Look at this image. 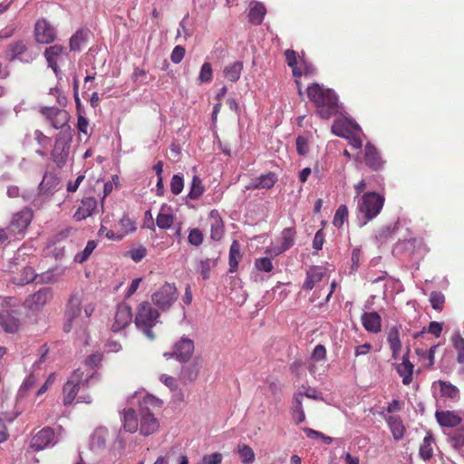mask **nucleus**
I'll return each instance as SVG.
<instances>
[{
    "label": "nucleus",
    "mask_w": 464,
    "mask_h": 464,
    "mask_svg": "<svg viewBox=\"0 0 464 464\" xmlns=\"http://www.w3.org/2000/svg\"><path fill=\"white\" fill-rule=\"evenodd\" d=\"M94 311V305L92 303L83 304V296L81 293L72 294L66 304L64 316L66 322L63 325V330L69 333L74 329L84 330Z\"/></svg>",
    "instance_id": "nucleus-1"
},
{
    "label": "nucleus",
    "mask_w": 464,
    "mask_h": 464,
    "mask_svg": "<svg viewBox=\"0 0 464 464\" xmlns=\"http://www.w3.org/2000/svg\"><path fill=\"white\" fill-rule=\"evenodd\" d=\"M307 96L315 104L321 118L329 119L336 112L338 98L333 90L314 83L308 86Z\"/></svg>",
    "instance_id": "nucleus-2"
},
{
    "label": "nucleus",
    "mask_w": 464,
    "mask_h": 464,
    "mask_svg": "<svg viewBox=\"0 0 464 464\" xmlns=\"http://www.w3.org/2000/svg\"><path fill=\"white\" fill-rule=\"evenodd\" d=\"M160 313L153 308L150 302H142L139 304L134 319L136 327L150 341L155 339L152 328L159 322Z\"/></svg>",
    "instance_id": "nucleus-3"
},
{
    "label": "nucleus",
    "mask_w": 464,
    "mask_h": 464,
    "mask_svg": "<svg viewBox=\"0 0 464 464\" xmlns=\"http://www.w3.org/2000/svg\"><path fill=\"white\" fill-rule=\"evenodd\" d=\"M384 197L377 192H366L358 201V211L362 215L359 218V227H363L376 218L383 208Z\"/></svg>",
    "instance_id": "nucleus-4"
},
{
    "label": "nucleus",
    "mask_w": 464,
    "mask_h": 464,
    "mask_svg": "<svg viewBox=\"0 0 464 464\" xmlns=\"http://www.w3.org/2000/svg\"><path fill=\"white\" fill-rule=\"evenodd\" d=\"M60 179L55 174L46 172L38 186V194L32 201L33 206L40 208L57 191Z\"/></svg>",
    "instance_id": "nucleus-5"
},
{
    "label": "nucleus",
    "mask_w": 464,
    "mask_h": 464,
    "mask_svg": "<svg viewBox=\"0 0 464 464\" xmlns=\"http://www.w3.org/2000/svg\"><path fill=\"white\" fill-rule=\"evenodd\" d=\"M36 56L22 40L10 43L5 51V58L8 62L18 60L23 63H31Z\"/></svg>",
    "instance_id": "nucleus-6"
},
{
    "label": "nucleus",
    "mask_w": 464,
    "mask_h": 464,
    "mask_svg": "<svg viewBox=\"0 0 464 464\" xmlns=\"http://www.w3.org/2000/svg\"><path fill=\"white\" fill-rule=\"evenodd\" d=\"M177 298V288L174 284L169 283H165L151 296L153 304L161 311L168 310L175 303Z\"/></svg>",
    "instance_id": "nucleus-7"
},
{
    "label": "nucleus",
    "mask_w": 464,
    "mask_h": 464,
    "mask_svg": "<svg viewBox=\"0 0 464 464\" xmlns=\"http://www.w3.org/2000/svg\"><path fill=\"white\" fill-rule=\"evenodd\" d=\"M194 349V342L183 336L173 345V352L165 353L163 355L167 359L175 358L181 362H186L191 358Z\"/></svg>",
    "instance_id": "nucleus-8"
},
{
    "label": "nucleus",
    "mask_w": 464,
    "mask_h": 464,
    "mask_svg": "<svg viewBox=\"0 0 464 464\" xmlns=\"http://www.w3.org/2000/svg\"><path fill=\"white\" fill-rule=\"evenodd\" d=\"M33 219V212L29 208H24L14 214L7 227L12 236H20L24 233Z\"/></svg>",
    "instance_id": "nucleus-9"
},
{
    "label": "nucleus",
    "mask_w": 464,
    "mask_h": 464,
    "mask_svg": "<svg viewBox=\"0 0 464 464\" xmlns=\"http://www.w3.org/2000/svg\"><path fill=\"white\" fill-rule=\"evenodd\" d=\"M82 376L83 372L80 369H77L72 373L63 385V393L64 405H70L74 401L79 392L80 385L82 384Z\"/></svg>",
    "instance_id": "nucleus-10"
},
{
    "label": "nucleus",
    "mask_w": 464,
    "mask_h": 464,
    "mask_svg": "<svg viewBox=\"0 0 464 464\" xmlns=\"http://www.w3.org/2000/svg\"><path fill=\"white\" fill-rule=\"evenodd\" d=\"M54 431L50 427H45L33 436L30 441V447L34 451L42 450L49 446L55 444Z\"/></svg>",
    "instance_id": "nucleus-11"
},
{
    "label": "nucleus",
    "mask_w": 464,
    "mask_h": 464,
    "mask_svg": "<svg viewBox=\"0 0 464 464\" xmlns=\"http://www.w3.org/2000/svg\"><path fill=\"white\" fill-rule=\"evenodd\" d=\"M35 40L39 44H50L55 40V28L44 18L38 20L34 26Z\"/></svg>",
    "instance_id": "nucleus-12"
},
{
    "label": "nucleus",
    "mask_w": 464,
    "mask_h": 464,
    "mask_svg": "<svg viewBox=\"0 0 464 464\" xmlns=\"http://www.w3.org/2000/svg\"><path fill=\"white\" fill-rule=\"evenodd\" d=\"M40 112L50 121L54 129H62L69 121L66 111L55 107H43Z\"/></svg>",
    "instance_id": "nucleus-13"
},
{
    "label": "nucleus",
    "mask_w": 464,
    "mask_h": 464,
    "mask_svg": "<svg viewBox=\"0 0 464 464\" xmlns=\"http://www.w3.org/2000/svg\"><path fill=\"white\" fill-rule=\"evenodd\" d=\"M71 139L65 137L56 138L54 148L52 150V158L59 168H62L67 161L70 152Z\"/></svg>",
    "instance_id": "nucleus-14"
},
{
    "label": "nucleus",
    "mask_w": 464,
    "mask_h": 464,
    "mask_svg": "<svg viewBox=\"0 0 464 464\" xmlns=\"http://www.w3.org/2000/svg\"><path fill=\"white\" fill-rule=\"evenodd\" d=\"M132 319L131 308L125 303L120 304L117 306V311L114 316V322L111 325V330L115 333L120 332L130 324Z\"/></svg>",
    "instance_id": "nucleus-15"
},
{
    "label": "nucleus",
    "mask_w": 464,
    "mask_h": 464,
    "mask_svg": "<svg viewBox=\"0 0 464 464\" xmlns=\"http://www.w3.org/2000/svg\"><path fill=\"white\" fill-rule=\"evenodd\" d=\"M52 296L53 293L50 287H42L39 291L26 298L25 304L31 310H38L43 307Z\"/></svg>",
    "instance_id": "nucleus-16"
},
{
    "label": "nucleus",
    "mask_w": 464,
    "mask_h": 464,
    "mask_svg": "<svg viewBox=\"0 0 464 464\" xmlns=\"http://www.w3.org/2000/svg\"><path fill=\"white\" fill-rule=\"evenodd\" d=\"M361 130L360 126L350 120H336L332 125V131L338 137L349 139L354 131Z\"/></svg>",
    "instance_id": "nucleus-17"
},
{
    "label": "nucleus",
    "mask_w": 464,
    "mask_h": 464,
    "mask_svg": "<svg viewBox=\"0 0 464 464\" xmlns=\"http://www.w3.org/2000/svg\"><path fill=\"white\" fill-rule=\"evenodd\" d=\"M410 347H407L406 353L402 356L401 362L395 363V369L398 374L402 378V383L409 385L412 382L413 364L410 362Z\"/></svg>",
    "instance_id": "nucleus-18"
},
{
    "label": "nucleus",
    "mask_w": 464,
    "mask_h": 464,
    "mask_svg": "<svg viewBox=\"0 0 464 464\" xmlns=\"http://www.w3.org/2000/svg\"><path fill=\"white\" fill-rule=\"evenodd\" d=\"M64 54V47L62 45L54 44L47 47L44 51V57L47 61L48 66L52 68L56 76H59L61 71L58 66V62Z\"/></svg>",
    "instance_id": "nucleus-19"
},
{
    "label": "nucleus",
    "mask_w": 464,
    "mask_h": 464,
    "mask_svg": "<svg viewBox=\"0 0 464 464\" xmlns=\"http://www.w3.org/2000/svg\"><path fill=\"white\" fill-rule=\"evenodd\" d=\"M140 433L143 436H150L159 429V421L150 411H140Z\"/></svg>",
    "instance_id": "nucleus-20"
},
{
    "label": "nucleus",
    "mask_w": 464,
    "mask_h": 464,
    "mask_svg": "<svg viewBox=\"0 0 464 464\" xmlns=\"http://www.w3.org/2000/svg\"><path fill=\"white\" fill-rule=\"evenodd\" d=\"M362 324L368 332L377 334L382 330V319L377 312H364L361 317Z\"/></svg>",
    "instance_id": "nucleus-21"
},
{
    "label": "nucleus",
    "mask_w": 464,
    "mask_h": 464,
    "mask_svg": "<svg viewBox=\"0 0 464 464\" xmlns=\"http://www.w3.org/2000/svg\"><path fill=\"white\" fill-rule=\"evenodd\" d=\"M435 417L440 426L448 428L456 427L462 421V419L455 411H437Z\"/></svg>",
    "instance_id": "nucleus-22"
},
{
    "label": "nucleus",
    "mask_w": 464,
    "mask_h": 464,
    "mask_svg": "<svg viewBox=\"0 0 464 464\" xmlns=\"http://www.w3.org/2000/svg\"><path fill=\"white\" fill-rule=\"evenodd\" d=\"M97 208V200L92 198H85L82 200L81 206L78 208L77 211L74 214V218L77 221H81L85 219L86 218L92 216L94 210Z\"/></svg>",
    "instance_id": "nucleus-23"
},
{
    "label": "nucleus",
    "mask_w": 464,
    "mask_h": 464,
    "mask_svg": "<svg viewBox=\"0 0 464 464\" xmlns=\"http://www.w3.org/2000/svg\"><path fill=\"white\" fill-rule=\"evenodd\" d=\"M277 181V177L273 172L262 174L252 180L251 184L246 187L247 189L271 188Z\"/></svg>",
    "instance_id": "nucleus-24"
},
{
    "label": "nucleus",
    "mask_w": 464,
    "mask_h": 464,
    "mask_svg": "<svg viewBox=\"0 0 464 464\" xmlns=\"http://www.w3.org/2000/svg\"><path fill=\"white\" fill-rule=\"evenodd\" d=\"M325 270L321 266H312L306 272V278L303 285L304 290H312L314 285L319 283L324 276Z\"/></svg>",
    "instance_id": "nucleus-25"
},
{
    "label": "nucleus",
    "mask_w": 464,
    "mask_h": 464,
    "mask_svg": "<svg viewBox=\"0 0 464 464\" xmlns=\"http://www.w3.org/2000/svg\"><path fill=\"white\" fill-rule=\"evenodd\" d=\"M109 437V431L106 428L100 427L94 430L90 439V448L92 450H103Z\"/></svg>",
    "instance_id": "nucleus-26"
},
{
    "label": "nucleus",
    "mask_w": 464,
    "mask_h": 464,
    "mask_svg": "<svg viewBox=\"0 0 464 464\" xmlns=\"http://www.w3.org/2000/svg\"><path fill=\"white\" fill-rule=\"evenodd\" d=\"M365 163L373 170L380 169L383 164L375 147L371 143L365 145Z\"/></svg>",
    "instance_id": "nucleus-27"
},
{
    "label": "nucleus",
    "mask_w": 464,
    "mask_h": 464,
    "mask_svg": "<svg viewBox=\"0 0 464 464\" xmlns=\"http://www.w3.org/2000/svg\"><path fill=\"white\" fill-rule=\"evenodd\" d=\"M219 259V253L216 256L204 258L198 261L197 265V271L200 274L203 280L210 278V271L218 266Z\"/></svg>",
    "instance_id": "nucleus-28"
},
{
    "label": "nucleus",
    "mask_w": 464,
    "mask_h": 464,
    "mask_svg": "<svg viewBox=\"0 0 464 464\" xmlns=\"http://www.w3.org/2000/svg\"><path fill=\"white\" fill-rule=\"evenodd\" d=\"M211 224H210V237L218 241L222 238L224 235V224L221 218L218 215L217 210H212L210 212Z\"/></svg>",
    "instance_id": "nucleus-29"
},
{
    "label": "nucleus",
    "mask_w": 464,
    "mask_h": 464,
    "mask_svg": "<svg viewBox=\"0 0 464 464\" xmlns=\"http://www.w3.org/2000/svg\"><path fill=\"white\" fill-rule=\"evenodd\" d=\"M387 342L392 350V355L393 359H398L401 349V342L400 339V332L399 327L394 325L391 327L387 336Z\"/></svg>",
    "instance_id": "nucleus-30"
},
{
    "label": "nucleus",
    "mask_w": 464,
    "mask_h": 464,
    "mask_svg": "<svg viewBox=\"0 0 464 464\" xmlns=\"http://www.w3.org/2000/svg\"><path fill=\"white\" fill-rule=\"evenodd\" d=\"M387 424L395 440H400L404 435V426L400 416L391 415L386 418Z\"/></svg>",
    "instance_id": "nucleus-31"
},
{
    "label": "nucleus",
    "mask_w": 464,
    "mask_h": 464,
    "mask_svg": "<svg viewBox=\"0 0 464 464\" xmlns=\"http://www.w3.org/2000/svg\"><path fill=\"white\" fill-rule=\"evenodd\" d=\"M121 420L125 431L133 433L138 430L139 422L134 410H124Z\"/></svg>",
    "instance_id": "nucleus-32"
},
{
    "label": "nucleus",
    "mask_w": 464,
    "mask_h": 464,
    "mask_svg": "<svg viewBox=\"0 0 464 464\" xmlns=\"http://www.w3.org/2000/svg\"><path fill=\"white\" fill-rule=\"evenodd\" d=\"M0 325L5 332L14 333L18 330L19 321L9 312L5 311L0 314Z\"/></svg>",
    "instance_id": "nucleus-33"
},
{
    "label": "nucleus",
    "mask_w": 464,
    "mask_h": 464,
    "mask_svg": "<svg viewBox=\"0 0 464 464\" xmlns=\"http://www.w3.org/2000/svg\"><path fill=\"white\" fill-rule=\"evenodd\" d=\"M199 371V363L197 362H194L190 364L184 365L181 368L180 373H179V379L183 382H194L198 375Z\"/></svg>",
    "instance_id": "nucleus-34"
},
{
    "label": "nucleus",
    "mask_w": 464,
    "mask_h": 464,
    "mask_svg": "<svg viewBox=\"0 0 464 464\" xmlns=\"http://www.w3.org/2000/svg\"><path fill=\"white\" fill-rule=\"evenodd\" d=\"M434 442L433 435L430 431H428L423 439L422 444L420 447L419 454L420 457L424 460H429L433 457V450L431 444Z\"/></svg>",
    "instance_id": "nucleus-35"
},
{
    "label": "nucleus",
    "mask_w": 464,
    "mask_h": 464,
    "mask_svg": "<svg viewBox=\"0 0 464 464\" xmlns=\"http://www.w3.org/2000/svg\"><path fill=\"white\" fill-rule=\"evenodd\" d=\"M241 258L240 245L237 240H234L229 249V272L234 273L237 271L239 260Z\"/></svg>",
    "instance_id": "nucleus-36"
},
{
    "label": "nucleus",
    "mask_w": 464,
    "mask_h": 464,
    "mask_svg": "<svg viewBox=\"0 0 464 464\" xmlns=\"http://www.w3.org/2000/svg\"><path fill=\"white\" fill-rule=\"evenodd\" d=\"M303 394L301 392L295 394L292 415L295 421L298 424L304 420L305 415L302 404Z\"/></svg>",
    "instance_id": "nucleus-37"
},
{
    "label": "nucleus",
    "mask_w": 464,
    "mask_h": 464,
    "mask_svg": "<svg viewBox=\"0 0 464 464\" xmlns=\"http://www.w3.org/2000/svg\"><path fill=\"white\" fill-rule=\"evenodd\" d=\"M266 13L265 5L262 3L256 2L249 11V22L253 24H260L263 22Z\"/></svg>",
    "instance_id": "nucleus-38"
},
{
    "label": "nucleus",
    "mask_w": 464,
    "mask_h": 464,
    "mask_svg": "<svg viewBox=\"0 0 464 464\" xmlns=\"http://www.w3.org/2000/svg\"><path fill=\"white\" fill-rule=\"evenodd\" d=\"M243 63L237 61L224 68V76L230 82H237L240 78Z\"/></svg>",
    "instance_id": "nucleus-39"
},
{
    "label": "nucleus",
    "mask_w": 464,
    "mask_h": 464,
    "mask_svg": "<svg viewBox=\"0 0 464 464\" xmlns=\"http://www.w3.org/2000/svg\"><path fill=\"white\" fill-rule=\"evenodd\" d=\"M440 386L441 396L451 400H458L459 398V389L450 382L440 381Z\"/></svg>",
    "instance_id": "nucleus-40"
},
{
    "label": "nucleus",
    "mask_w": 464,
    "mask_h": 464,
    "mask_svg": "<svg viewBox=\"0 0 464 464\" xmlns=\"http://www.w3.org/2000/svg\"><path fill=\"white\" fill-rule=\"evenodd\" d=\"M36 382H37V377L34 373H31L30 375H28L24 379V381L23 382L22 385L20 386V388L17 392L16 400L19 401V400L24 398L27 392L30 391L35 385Z\"/></svg>",
    "instance_id": "nucleus-41"
},
{
    "label": "nucleus",
    "mask_w": 464,
    "mask_h": 464,
    "mask_svg": "<svg viewBox=\"0 0 464 464\" xmlns=\"http://www.w3.org/2000/svg\"><path fill=\"white\" fill-rule=\"evenodd\" d=\"M205 188L202 185L201 179L198 176H194L192 179L191 186L188 198L190 199H198L203 194Z\"/></svg>",
    "instance_id": "nucleus-42"
},
{
    "label": "nucleus",
    "mask_w": 464,
    "mask_h": 464,
    "mask_svg": "<svg viewBox=\"0 0 464 464\" xmlns=\"http://www.w3.org/2000/svg\"><path fill=\"white\" fill-rule=\"evenodd\" d=\"M295 237V230L294 227H286L282 231L281 246H283V250H288L294 246Z\"/></svg>",
    "instance_id": "nucleus-43"
},
{
    "label": "nucleus",
    "mask_w": 464,
    "mask_h": 464,
    "mask_svg": "<svg viewBox=\"0 0 464 464\" xmlns=\"http://www.w3.org/2000/svg\"><path fill=\"white\" fill-rule=\"evenodd\" d=\"M96 246L97 244L94 240L88 241L84 249L75 255L74 261L80 264L85 262L90 257Z\"/></svg>",
    "instance_id": "nucleus-44"
},
{
    "label": "nucleus",
    "mask_w": 464,
    "mask_h": 464,
    "mask_svg": "<svg viewBox=\"0 0 464 464\" xmlns=\"http://www.w3.org/2000/svg\"><path fill=\"white\" fill-rule=\"evenodd\" d=\"M86 41L85 33L82 30H78L71 38H70V49L73 52H79L81 50L82 44Z\"/></svg>",
    "instance_id": "nucleus-45"
},
{
    "label": "nucleus",
    "mask_w": 464,
    "mask_h": 464,
    "mask_svg": "<svg viewBox=\"0 0 464 464\" xmlns=\"http://www.w3.org/2000/svg\"><path fill=\"white\" fill-rule=\"evenodd\" d=\"M238 454L244 464H251L255 460V453L247 445L238 446Z\"/></svg>",
    "instance_id": "nucleus-46"
},
{
    "label": "nucleus",
    "mask_w": 464,
    "mask_h": 464,
    "mask_svg": "<svg viewBox=\"0 0 464 464\" xmlns=\"http://www.w3.org/2000/svg\"><path fill=\"white\" fill-rule=\"evenodd\" d=\"M348 218V208L345 205H341L339 206V208H337L335 214H334V220H333V224L334 227H341L344 221L347 219Z\"/></svg>",
    "instance_id": "nucleus-47"
},
{
    "label": "nucleus",
    "mask_w": 464,
    "mask_h": 464,
    "mask_svg": "<svg viewBox=\"0 0 464 464\" xmlns=\"http://www.w3.org/2000/svg\"><path fill=\"white\" fill-rule=\"evenodd\" d=\"M162 405V401L156 398L155 396L153 395H146L143 400H142V402L140 404V411H142L143 409L145 411H150V408H160Z\"/></svg>",
    "instance_id": "nucleus-48"
},
{
    "label": "nucleus",
    "mask_w": 464,
    "mask_h": 464,
    "mask_svg": "<svg viewBox=\"0 0 464 464\" xmlns=\"http://www.w3.org/2000/svg\"><path fill=\"white\" fill-rule=\"evenodd\" d=\"M18 412L14 416L9 417L7 414H5L4 417H0V442H4L8 439V431L5 425V421L13 422V420L18 416Z\"/></svg>",
    "instance_id": "nucleus-49"
},
{
    "label": "nucleus",
    "mask_w": 464,
    "mask_h": 464,
    "mask_svg": "<svg viewBox=\"0 0 464 464\" xmlns=\"http://www.w3.org/2000/svg\"><path fill=\"white\" fill-rule=\"evenodd\" d=\"M174 218L171 214L160 212L156 218V223L159 228L168 229L173 224Z\"/></svg>",
    "instance_id": "nucleus-50"
},
{
    "label": "nucleus",
    "mask_w": 464,
    "mask_h": 464,
    "mask_svg": "<svg viewBox=\"0 0 464 464\" xmlns=\"http://www.w3.org/2000/svg\"><path fill=\"white\" fill-rule=\"evenodd\" d=\"M212 78H213L212 66L209 63L206 62L201 66L199 75H198V81L200 82H211Z\"/></svg>",
    "instance_id": "nucleus-51"
},
{
    "label": "nucleus",
    "mask_w": 464,
    "mask_h": 464,
    "mask_svg": "<svg viewBox=\"0 0 464 464\" xmlns=\"http://www.w3.org/2000/svg\"><path fill=\"white\" fill-rule=\"evenodd\" d=\"M35 277L36 275L34 274V269L30 266H25L23 270L21 278L16 279L15 282L18 285H24L33 282L35 279Z\"/></svg>",
    "instance_id": "nucleus-52"
},
{
    "label": "nucleus",
    "mask_w": 464,
    "mask_h": 464,
    "mask_svg": "<svg viewBox=\"0 0 464 464\" xmlns=\"http://www.w3.org/2000/svg\"><path fill=\"white\" fill-rule=\"evenodd\" d=\"M184 188L183 177L179 174H176L172 177L170 181V190L174 195L181 193Z\"/></svg>",
    "instance_id": "nucleus-53"
},
{
    "label": "nucleus",
    "mask_w": 464,
    "mask_h": 464,
    "mask_svg": "<svg viewBox=\"0 0 464 464\" xmlns=\"http://www.w3.org/2000/svg\"><path fill=\"white\" fill-rule=\"evenodd\" d=\"M445 297L440 292L433 291L430 295V302L435 310H441L444 304Z\"/></svg>",
    "instance_id": "nucleus-54"
},
{
    "label": "nucleus",
    "mask_w": 464,
    "mask_h": 464,
    "mask_svg": "<svg viewBox=\"0 0 464 464\" xmlns=\"http://www.w3.org/2000/svg\"><path fill=\"white\" fill-rule=\"evenodd\" d=\"M223 455L219 452L204 455L197 464H220Z\"/></svg>",
    "instance_id": "nucleus-55"
},
{
    "label": "nucleus",
    "mask_w": 464,
    "mask_h": 464,
    "mask_svg": "<svg viewBox=\"0 0 464 464\" xmlns=\"http://www.w3.org/2000/svg\"><path fill=\"white\" fill-rule=\"evenodd\" d=\"M203 234L198 228H193L189 231L188 240L189 244L195 246H198L203 242Z\"/></svg>",
    "instance_id": "nucleus-56"
},
{
    "label": "nucleus",
    "mask_w": 464,
    "mask_h": 464,
    "mask_svg": "<svg viewBox=\"0 0 464 464\" xmlns=\"http://www.w3.org/2000/svg\"><path fill=\"white\" fill-rule=\"evenodd\" d=\"M255 266L259 271L264 272H271L274 267L271 259L268 257L257 258L255 262Z\"/></svg>",
    "instance_id": "nucleus-57"
},
{
    "label": "nucleus",
    "mask_w": 464,
    "mask_h": 464,
    "mask_svg": "<svg viewBox=\"0 0 464 464\" xmlns=\"http://www.w3.org/2000/svg\"><path fill=\"white\" fill-rule=\"evenodd\" d=\"M128 255L134 262L139 263L146 256L147 249L144 246H140L137 248L130 249L128 252Z\"/></svg>",
    "instance_id": "nucleus-58"
},
{
    "label": "nucleus",
    "mask_w": 464,
    "mask_h": 464,
    "mask_svg": "<svg viewBox=\"0 0 464 464\" xmlns=\"http://www.w3.org/2000/svg\"><path fill=\"white\" fill-rule=\"evenodd\" d=\"M296 150L299 155L304 156L309 151V146L307 140L303 136H298L296 138Z\"/></svg>",
    "instance_id": "nucleus-59"
},
{
    "label": "nucleus",
    "mask_w": 464,
    "mask_h": 464,
    "mask_svg": "<svg viewBox=\"0 0 464 464\" xmlns=\"http://www.w3.org/2000/svg\"><path fill=\"white\" fill-rule=\"evenodd\" d=\"M185 53H186V50L183 46L177 45L176 47H174V49L171 53V55H170L171 62L174 63H179L183 60Z\"/></svg>",
    "instance_id": "nucleus-60"
},
{
    "label": "nucleus",
    "mask_w": 464,
    "mask_h": 464,
    "mask_svg": "<svg viewBox=\"0 0 464 464\" xmlns=\"http://www.w3.org/2000/svg\"><path fill=\"white\" fill-rule=\"evenodd\" d=\"M326 356V349L323 344H317L312 353V359L317 362L323 361Z\"/></svg>",
    "instance_id": "nucleus-61"
},
{
    "label": "nucleus",
    "mask_w": 464,
    "mask_h": 464,
    "mask_svg": "<svg viewBox=\"0 0 464 464\" xmlns=\"http://www.w3.org/2000/svg\"><path fill=\"white\" fill-rule=\"evenodd\" d=\"M102 361V354L100 353H95L86 358L85 363H86V365L90 366L91 368H95L101 364Z\"/></svg>",
    "instance_id": "nucleus-62"
},
{
    "label": "nucleus",
    "mask_w": 464,
    "mask_h": 464,
    "mask_svg": "<svg viewBox=\"0 0 464 464\" xmlns=\"http://www.w3.org/2000/svg\"><path fill=\"white\" fill-rule=\"evenodd\" d=\"M361 255H362V253H361L360 248L355 247L353 249L352 257H351V260H352L351 270L353 272L357 271V269L360 266Z\"/></svg>",
    "instance_id": "nucleus-63"
},
{
    "label": "nucleus",
    "mask_w": 464,
    "mask_h": 464,
    "mask_svg": "<svg viewBox=\"0 0 464 464\" xmlns=\"http://www.w3.org/2000/svg\"><path fill=\"white\" fill-rule=\"evenodd\" d=\"M394 228H392L390 226L384 227L379 231L376 238L381 243H383L392 236Z\"/></svg>",
    "instance_id": "nucleus-64"
}]
</instances>
